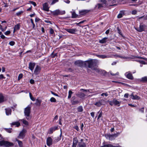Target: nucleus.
I'll return each instance as SVG.
<instances>
[{
    "label": "nucleus",
    "mask_w": 147,
    "mask_h": 147,
    "mask_svg": "<svg viewBox=\"0 0 147 147\" xmlns=\"http://www.w3.org/2000/svg\"><path fill=\"white\" fill-rule=\"evenodd\" d=\"M79 103V101L78 100H75L73 101L72 104L74 105L77 104Z\"/></svg>",
    "instance_id": "obj_52"
},
{
    "label": "nucleus",
    "mask_w": 147,
    "mask_h": 147,
    "mask_svg": "<svg viewBox=\"0 0 147 147\" xmlns=\"http://www.w3.org/2000/svg\"><path fill=\"white\" fill-rule=\"evenodd\" d=\"M57 129V127H55L50 128L48 131V133L49 134H52L53 131Z\"/></svg>",
    "instance_id": "obj_16"
},
{
    "label": "nucleus",
    "mask_w": 147,
    "mask_h": 147,
    "mask_svg": "<svg viewBox=\"0 0 147 147\" xmlns=\"http://www.w3.org/2000/svg\"><path fill=\"white\" fill-rule=\"evenodd\" d=\"M97 56L98 57L102 59H105L111 57L109 55H98Z\"/></svg>",
    "instance_id": "obj_18"
},
{
    "label": "nucleus",
    "mask_w": 147,
    "mask_h": 147,
    "mask_svg": "<svg viewBox=\"0 0 147 147\" xmlns=\"http://www.w3.org/2000/svg\"><path fill=\"white\" fill-rule=\"evenodd\" d=\"M139 62L141 64H146L145 62L144 61H142V60H139Z\"/></svg>",
    "instance_id": "obj_49"
},
{
    "label": "nucleus",
    "mask_w": 147,
    "mask_h": 147,
    "mask_svg": "<svg viewBox=\"0 0 147 147\" xmlns=\"http://www.w3.org/2000/svg\"><path fill=\"white\" fill-rule=\"evenodd\" d=\"M22 13H23L22 11H20L18 12H17L16 13V15L17 16H19Z\"/></svg>",
    "instance_id": "obj_53"
},
{
    "label": "nucleus",
    "mask_w": 147,
    "mask_h": 147,
    "mask_svg": "<svg viewBox=\"0 0 147 147\" xmlns=\"http://www.w3.org/2000/svg\"><path fill=\"white\" fill-rule=\"evenodd\" d=\"M15 44V42L13 41H11L9 42V44L11 46L14 45Z\"/></svg>",
    "instance_id": "obj_47"
},
{
    "label": "nucleus",
    "mask_w": 147,
    "mask_h": 147,
    "mask_svg": "<svg viewBox=\"0 0 147 147\" xmlns=\"http://www.w3.org/2000/svg\"><path fill=\"white\" fill-rule=\"evenodd\" d=\"M111 136V135H105V137H106V138L109 139V140H113L114 139V137H110V136Z\"/></svg>",
    "instance_id": "obj_30"
},
{
    "label": "nucleus",
    "mask_w": 147,
    "mask_h": 147,
    "mask_svg": "<svg viewBox=\"0 0 147 147\" xmlns=\"http://www.w3.org/2000/svg\"><path fill=\"white\" fill-rule=\"evenodd\" d=\"M74 128L76 129L78 131L79 130V127L78 126H74Z\"/></svg>",
    "instance_id": "obj_57"
},
{
    "label": "nucleus",
    "mask_w": 147,
    "mask_h": 147,
    "mask_svg": "<svg viewBox=\"0 0 147 147\" xmlns=\"http://www.w3.org/2000/svg\"><path fill=\"white\" fill-rule=\"evenodd\" d=\"M78 96L80 98H82L84 97L85 96L84 94L82 92H79L78 94Z\"/></svg>",
    "instance_id": "obj_31"
},
{
    "label": "nucleus",
    "mask_w": 147,
    "mask_h": 147,
    "mask_svg": "<svg viewBox=\"0 0 147 147\" xmlns=\"http://www.w3.org/2000/svg\"><path fill=\"white\" fill-rule=\"evenodd\" d=\"M58 1V0H53L51 4H54L55 3L57 2Z\"/></svg>",
    "instance_id": "obj_59"
},
{
    "label": "nucleus",
    "mask_w": 147,
    "mask_h": 147,
    "mask_svg": "<svg viewBox=\"0 0 147 147\" xmlns=\"http://www.w3.org/2000/svg\"><path fill=\"white\" fill-rule=\"evenodd\" d=\"M109 147H121L119 146H113L112 145L110 144V146Z\"/></svg>",
    "instance_id": "obj_63"
},
{
    "label": "nucleus",
    "mask_w": 147,
    "mask_h": 147,
    "mask_svg": "<svg viewBox=\"0 0 147 147\" xmlns=\"http://www.w3.org/2000/svg\"><path fill=\"white\" fill-rule=\"evenodd\" d=\"M95 63V60L91 59L85 61L84 62V63L86 66H88V67L92 69L95 70L96 72L101 74V72L102 71L101 70L97 68L94 67Z\"/></svg>",
    "instance_id": "obj_1"
},
{
    "label": "nucleus",
    "mask_w": 147,
    "mask_h": 147,
    "mask_svg": "<svg viewBox=\"0 0 147 147\" xmlns=\"http://www.w3.org/2000/svg\"><path fill=\"white\" fill-rule=\"evenodd\" d=\"M78 143V140L77 138H74L73 139V144L72 147H76Z\"/></svg>",
    "instance_id": "obj_10"
},
{
    "label": "nucleus",
    "mask_w": 147,
    "mask_h": 147,
    "mask_svg": "<svg viewBox=\"0 0 147 147\" xmlns=\"http://www.w3.org/2000/svg\"><path fill=\"white\" fill-rule=\"evenodd\" d=\"M110 145L109 144L105 145L102 146L101 147H109L110 146Z\"/></svg>",
    "instance_id": "obj_62"
},
{
    "label": "nucleus",
    "mask_w": 147,
    "mask_h": 147,
    "mask_svg": "<svg viewBox=\"0 0 147 147\" xmlns=\"http://www.w3.org/2000/svg\"><path fill=\"white\" fill-rule=\"evenodd\" d=\"M110 73L112 76H116V75H118L119 74V72H117L115 74H113L111 72H110Z\"/></svg>",
    "instance_id": "obj_56"
},
{
    "label": "nucleus",
    "mask_w": 147,
    "mask_h": 147,
    "mask_svg": "<svg viewBox=\"0 0 147 147\" xmlns=\"http://www.w3.org/2000/svg\"><path fill=\"white\" fill-rule=\"evenodd\" d=\"M11 125H15L16 126L18 127L20 125V123L19 122H13L11 124Z\"/></svg>",
    "instance_id": "obj_26"
},
{
    "label": "nucleus",
    "mask_w": 147,
    "mask_h": 147,
    "mask_svg": "<svg viewBox=\"0 0 147 147\" xmlns=\"http://www.w3.org/2000/svg\"><path fill=\"white\" fill-rule=\"evenodd\" d=\"M54 33V31L53 29L51 28L50 29V33L51 34H53Z\"/></svg>",
    "instance_id": "obj_48"
},
{
    "label": "nucleus",
    "mask_w": 147,
    "mask_h": 147,
    "mask_svg": "<svg viewBox=\"0 0 147 147\" xmlns=\"http://www.w3.org/2000/svg\"><path fill=\"white\" fill-rule=\"evenodd\" d=\"M65 13V11H61L59 9H56L52 12V13L54 15L57 16L59 15H62L64 14Z\"/></svg>",
    "instance_id": "obj_6"
},
{
    "label": "nucleus",
    "mask_w": 147,
    "mask_h": 147,
    "mask_svg": "<svg viewBox=\"0 0 147 147\" xmlns=\"http://www.w3.org/2000/svg\"><path fill=\"white\" fill-rule=\"evenodd\" d=\"M52 140L50 137H48L47 140V144L48 146H50L52 144Z\"/></svg>",
    "instance_id": "obj_12"
},
{
    "label": "nucleus",
    "mask_w": 147,
    "mask_h": 147,
    "mask_svg": "<svg viewBox=\"0 0 147 147\" xmlns=\"http://www.w3.org/2000/svg\"><path fill=\"white\" fill-rule=\"evenodd\" d=\"M30 110L31 107L29 105H28L24 109V113L25 116L27 120H30L31 119V117L30 116Z\"/></svg>",
    "instance_id": "obj_3"
},
{
    "label": "nucleus",
    "mask_w": 147,
    "mask_h": 147,
    "mask_svg": "<svg viewBox=\"0 0 147 147\" xmlns=\"http://www.w3.org/2000/svg\"><path fill=\"white\" fill-rule=\"evenodd\" d=\"M5 78L3 76V75L1 74L0 75V79H5Z\"/></svg>",
    "instance_id": "obj_61"
},
{
    "label": "nucleus",
    "mask_w": 147,
    "mask_h": 147,
    "mask_svg": "<svg viewBox=\"0 0 147 147\" xmlns=\"http://www.w3.org/2000/svg\"><path fill=\"white\" fill-rule=\"evenodd\" d=\"M107 37L104 38L102 39L99 40V42L102 44L105 43L107 42Z\"/></svg>",
    "instance_id": "obj_19"
},
{
    "label": "nucleus",
    "mask_w": 147,
    "mask_h": 147,
    "mask_svg": "<svg viewBox=\"0 0 147 147\" xmlns=\"http://www.w3.org/2000/svg\"><path fill=\"white\" fill-rule=\"evenodd\" d=\"M6 115H11V110L9 108H7L5 109Z\"/></svg>",
    "instance_id": "obj_22"
},
{
    "label": "nucleus",
    "mask_w": 147,
    "mask_h": 147,
    "mask_svg": "<svg viewBox=\"0 0 147 147\" xmlns=\"http://www.w3.org/2000/svg\"><path fill=\"white\" fill-rule=\"evenodd\" d=\"M26 132V131L25 129H23L21 131L18 136V138L20 139H23L25 136V134Z\"/></svg>",
    "instance_id": "obj_8"
},
{
    "label": "nucleus",
    "mask_w": 147,
    "mask_h": 147,
    "mask_svg": "<svg viewBox=\"0 0 147 147\" xmlns=\"http://www.w3.org/2000/svg\"><path fill=\"white\" fill-rule=\"evenodd\" d=\"M20 25L18 24L16 25L14 27V30H19L20 28Z\"/></svg>",
    "instance_id": "obj_28"
},
{
    "label": "nucleus",
    "mask_w": 147,
    "mask_h": 147,
    "mask_svg": "<svg viewBox=\"0 0 147 147\" xmlns=\"http://www.w3.org/2000/svg\"><path fill=\"white\" fill-rule=\"evenodd\" d=\"M128 95L129 94L128 93H126L124 95V97L127 98L128 97Z\"/></svg>",
    "instance_id": "obj_64"
},
{
    "label": "nucleus",
    "mask_w": 147,
    "mask_h": 147,
    "mask_svg": "<svg viewBox=\"0 0 147 147\" xmlns=\"http://www.w3.org/2000/svg\"><path fill=\"white\" fill-rule=\"evenodd\" d=\"M35 66V63H30L29 65V68L31 71H32L34 69Z\"/></svg>",
    "instance_id": "obj_15"
},
{
    "label": "nucleus",
    "mask_w": 147,
    "mask_h": 147,
    "mask_svg": "<svg viewBox=\"0 0 147 147\" xmlns=\"http://www.w3.org/2000/svg\"><path fill=\"white\" fill-rule=\"evenodd\" d=\"M23 76V75L22 74H20L18 77V80H20L21 78H22Z\"/></svg>",
    "instance_id": "obj_42"
},
{
    "label": "nucleus",
    "mask_w": 147,
    "mask_h": 147,
    "mask_svg": "<svg viewBox=\"0 0 147 147\" xmlns=\"http://www.w3.org/2000/svg\"><path fill=\"white\" fill-rule=\"evenodd\" d=\"M50 101L51 102H55L56 100L55 98L52 97L50 98Z\"/></svg>",
    "instance_id": "obj_41"
},
{
    "label": "nucleus",
    "mask_w": 147,
    "mask_h": 147,
    "mask_svg": "<svg viewBox=\"0 0 147 147\" xmlns=\"http://www.w3.org/2000/svg\"><path fill=\"white\" fill-rule=\"evenodd\" d=\"M109 0L107 1L106 0H100L99 3L97 4L95 6L96 9H100L102 7H105L108 6H111V4H109Z\"/></svg>",
    "instance_id": "obj_2"
},
{
    "label": "nucleus",
    "mask_w": 147,
    "mask_h": 147,
    "mask_svg": "<svg viewBox=\"0 0 147 147\" xmlns=\"http://www.w3.org/2000/svg\"><path fill=\"white\" fill-rule=\"evenodd\" d=\"M5 130L9 133H10L11 132V129H5Z\"/></svg>",
    "instance_id": "obj_43"
},
{
    "label": "nucleus",
    "mask_w": 147,
    "mask_h": 147,
    "mask_svg": "<svg viewBox=\"0 0 147 147\" xmlns=\"http://www.w3.org/2000/svg\"><path fill=\"white\" fill-rule=\"evenodd\" d=\"M41 102V100L37 99L36 100V102L35 103V104L37 106H40V105Z\"/></svg>",
    "instance_id": "obj_25"
},
{
    "label": "nucleus",
    "mask_w": 147,
    "mask_h": 147,
    "mask_svg": "<svg viewBox=\"0 0 147 147\" xmlns=\"http://www.w3.org/2000/svg\"><path fill=\"white\" fill-rule=\"evenodd\" d=\"M105 95V96H107L108 95V94L107 92L102 93L101 94V96H103Z\"/></svg>",
    "instance_id": "obj_46"
},
{
    "label": "nucleus",
    "mask_w": 147,
    "mask_h": 147,
    "mask_svg": "<svg viewBox=\"0 0 147 147\" xmlns=\"http://www.w3.org/2000/svg\"><path fill=\"white\" fill-rule=\"evenodd\" d=\"M137 12V11L134 10L132 11L131 13L133 15H135L136 13Z\"/></svg>",
    "instance_id": "obj_51"
},
{
    "label": "nucleus",
    "mask_w": 147,
    "mask_h": 147,
    "mask_svg": "<svg viewBox=\"0 0 147 147\" xmlns=\"http://www.w3.org/2000/svg\"><path fill=\"white\" fill-rule=\"evenodd\" d=\"M78 111L79 112H82L83 111V109L82 106H79L78 108Z\"/></svg>",
    "instance_id": "obj_38"
},
{
    "label": "nucleus",
    "mask_w": 147,
    "mask_h": 147,
    "mask_svg": "<svg viewBox=\"0 0 147 147\" xmlns=\"http://www.w3.org/2000/svg\"><path fill=\"white\" fill-rule=\"evenodd\" d=\"M10 31H7L5 32L4 34L6 35H8L10 33Z\"/></svg>",
    "instance_id": "obj_50"
},
{
    "label": "nucleus",
    "mask_w": 147,
    "mask_h": 147,
    "mask_svg": "<svg viewBox=\"0 0 147 147\" xmlns=\"http://www.w3.org/2000/svg\"><path fill=\"white\" fill-rule=\"evenodd\" d=\"M75 63L76 65L80 66L81 64L82 63V62L81 61H77L75 62Z\"/></svg>",
    "instance_id": "obj_27"
},
{
    "label": "nucleus",
    "mask_w": 147,
    "mask_h": 147,
    "mask_svg": "<svg viewBox=\"0 0 147 147\" xmlns=\"http://www.w3.org/2000/svg\"><path fill=\"white\" fill-rule=\"evenodd\" d=\"M89 11L88 10H83L82 11H81V13H84L85 14L86 13L89 12Z\"/></svg>",
    "instance_id": "obj_44"
},
{
    "label": "nucleus",
    "mask_w": 147,
    "mask_h": 147,
    "mask_svg": "<svg viewBox=\"0 0 147 147\" xmlns=\"http://www.w3.org/2000/svg\"><path fill=\"white\" fill-rule=\"evenodd\" d=\"M120 134V132H118L117 134H114L111 135V136H109L110 137H114V138L117 137Z\"/></svg>",
    "instance_id": "obj_36"
},
{
    "label": "nucleus",
    "mask_w": 147,
    "mask_h": 147,
    "mask_svg": "<svg viewBox=\"0 0 147 147\" xmlns=\"http://www.w3.org/2000/svg\"><path fill=\"white\" fill-rule=\"evenodd\" d=\"M29 3L33 5L34 6H35L36 5V3L34 2L33 1H30Z\"/></svg>",
    "instance_id": "obj_45"
},
{
    "label": "nucleus",
    "mask_w": 147,
    "mask_h": 147,
    "mask_svg": "<svg viewBox=\"0 0 147 147\" xmlns=\"http://www.w3.org/2000/svg\"><path fill=\"white\" fill-rule=\"evenodd\" d=\"M61 133L60 136L57 139V141H59L61 139Z\"/></svg>",
    "instance_id": "obj_54"
},
{
    "label": "nucleus",
    "mask_w": 147,
    "mask_h": 147,
    "mask_svg": "<svg viewBox=\"0 0 147 147\" xmlns=\"http://www.w3.org/2000/svg\"><path fill=\"white\" fill-rule=\"evenodd\" d=\"M30 83L31 84H33L34 83V81L32 79H31L30 81Z\"/></svg>",
    "instance_id": "obj_58"
},
{
    "label": "nucleus",
    "mask_w": 147,
    "mask_h": 147,
    "mask_svg": "<svg viewBox=\"0 0 147 147\" xmlns=\"http://www.w3.org/2000/svg\"><path fill=\"white\" fill-rule=\"evenodd\" d=\"M19 121H22L23 123L25 125L27 126L28 125V122L25 119L20 120Z\"/></svg>",
    "instance_id": "obj_29"
},
{
    "label": "nucleus",
    "mask_w": 147,
    "mask_h": 147,
    "mask_svg": "<svg viewBox=\"0 0 147 147\" xmlns=\"http://www.w3.org/2000/svg\"><path fill=\"white\" fill-rule=\"evenodd\" d=\"M73 93V92L71 90H69V94L68 96V99L70 98L72 94Z\"/></svg>",
    "instance_id": "obj_37"
},
{
    "label": "nucleus",
    "mask_w": 147,
    "mask_h": 147,
    "mask_svg": "<svg viewBox=\"0 0 147 147\" xmlns=\"http://www.w3.org/2000/svg\"><path fill=\"white\" fill-rule=\"evenodd\" d=\"M131 98L133 100H139L140 99V97L136 95H134L133 93H132L131 95Z\"/></svg>",
    "instance_id": "obj_17"
},
{
    "label": "nucleus",
    "mask_w": 147,
    "mask_h": 147,
    "mask_svg": "<svg viewBox=\"0 0 147 147\" xmlns=\"http://www.w3.org/2000/svg\"><path fill=\"white\" fill-rule=\"evenodd\" d=\"M98 113H99V115L98 117V119H99L100 117H102V112L101 111H100V110L98 112Z\"/></svg>",
    "instance_id": "obj_39"
},
{
    "label": "nucleus",
    "mask_w": 147,
    "mask_h": 147,
    "mask_svg": "<svg viewBox=\"0 0 147 147\" xmlns=\"http://www.w3.org/2000/svg\"><path fill=\"white\" fill-rule=\"evenodd\" d=\"M146 28V26L145 25L140 24L139 27L135 28V29L138 31L141 32L143 31H144Z\"/></svg>",
    "instance_id": "obj_7"
},
{
    "label": "nucleus",
    "mask_w": 147,
    "mask_h": 147,
    "mask_svg": "<svg viewBox=\"0 0 147 147\" xmlns=\"http://www.w3.org/2000/svg\"><path fill=\"white\" fill-rule=\"evenodd\" d=\"M121 103V101H119L115 98H114L112 100L109 101V104L111 106L114 105L119 107Z\"/></svg>",
    "instance_id": "obj_4"
},
{
    "label": "nucleus",
    "mask_w": 147,
    "mask_h": 147,
    "mask_svg": "<svg viewBox=\"0 0 147 147\" xmlns=\"http://www.w3.org/2000/svg\"><path fill=\"white\" fill-rule=\"evenodd\" d=\"M15 141L18 142V145L20 147H23V144L22 141L18 140L17 138L15 139Z\"/></svg>",
    "instance_id": "obj_23"
},
{
    "label": "nucleus",
    "mask_w": 147,
    "mask_h": 147,
    "mask_svg": "<svg viewBox=\"0 0 147 147\" xmlns=\"http://www.w3.org/2000/svg\"><path fill=\"white\" fill-rule=\"evenodd\" d=\"M140 81L143 82H147V77L146 76L142 78L140 80Z\"/></svg>",
    "instance_id": "obj_32"
},
{
    "label": "nucleus",
    "mask_w": 147,
    "mask_h": 147,
    "mask_svg": "<svg viewBox=\"0 0 147 147\" xmlns=\"http://www.w3.org/2000/svg\"><path fill=\"white\" fill-rule=\"evenodd\" d=\"M124 15V11H121L119 13L118 15V18H122Z\"/></svg>",
    "instance_id": "obj_20"
},
{
    "label": "nucleus",
    "mask_w": 147,
    "mask_h": 147,
    "mask_svg": "<svg viewBox=\"0 0 147 147\" xmlns=\"http://www.w3.org/2000/svg\"><path fill=\"white\" fill-rule=\"evenodd\" d=\"M43 10L46 11H49V7H48V5L47 3H45L43 5Z\"/></svg>",
    "instance_id": "obj_14"
},
{
    "label": "nucleus",
    "mask_w": 147,
    "mask_h": 147,
    "mask_svg": "<svg viewBox=\"0 0 147 147\" xmlns=\"http://www.w3.org/2000/svg\"><path fill=\"white\" fill-rule=\"evenodd\" d=\"M40 67L38 65H37L35 68L34 71V73L36 75L38 74L40 72Z\"/></svg>",
    "instance_id": "obj_11"
},
{
    "label": "nucleus",
    "mask_w": 147,
    "mask_h": 147,
    "mask_svg": "<svg viewBox=\"0 0 147 147\" xmlns=\"http://www.w3.org/2000/svg\"><path fill=\"white\" fill-rule=\"evenodd\" d=\"M78 147H86V144L85 143L79 142L78 145Z\"/></svg>",
    "instance_id": "obj_21"
},
{
    "label": "nucleus",
    "mask_w": 147,
    "mask_h": 147,
    "mask_svg": "<svg viewBox=\"0 0 147 147\" xmlns=\"http://www.w3.org/2000/svg\"><path fill=\"white\" fill-rule=\"evenodd\" d=\"M102 100H99L96 102L94 105L97 107H100L102 105Z\"/></svg>",
    "instance_id": "obj_24"
},
{
    "label": "nucleus",
    "mask_w": 147,
    "mask_h": 147,
    "mask_svg": "<svg viewBox=\"0 0 147 147\" xmlns=\"http://www.w3.org/2000/svg\"><path fill=\"white\" fill-rule=\"evenodd\" d=\"M65 30L71 34H75L77 32V30L76 28L69 29L65 28Z\"/></svg>",
    "instance_id": "obj_9"
},
{
    "label": "nucleus",
    "mask_w": 147,
    "mask_h": 147,
    "mask_svg": "<svg viewBox=\"0 0 147 147\" xmlns=\"http://www.w3.org/2000/svg\"><path fill=\"white\" fill-rule=\"evenodd\" d=\"M51 94H53V95H54L55 96H58V95L57 94L54 92L53 91H51Z\"/></svg>",
    "instance_id": "obj_60"
},
{
    "label": "nucleus",
    "mask_w": 147,
    "mask_h": 147,
    "mask_svg": "<svg viewBox=\"0 0 147 147\" xmlns=\"http://www.w3.org/2000/svg\"><path fill=\"white\" fill-rule=\"evenodd\" d=\"M13 144L11 142H10L4 140L0 141V146H4L5 147H9L13 146Z\"/></svg>",
    "instance_id": "obj_5"
},
{
    "label": "nucleus",
    "mask_w": 147,
    "mask_h": 147,
    "mask_svg": "<svg viewBox=\"0 0 147 147\" xmlns=\"http://www.w3.org/2000/svg\"><path fill=\"white\" fill-rule=\"evenodd\" d=\"M4 101V97L2 94H0V103Z\"/></svg>",
    "instance_id": "obj_33"
},
{
    "label": "nucleus",
    "mask_w": 147,
    "mask_h": 147,
    "mask_svg": "<svg viewBox=\"0 0 147 147\" xmlns=\"http://www.w3.org/2000/svg\"><path fill=\"white\" fill-rule=\"evenodd\" d=\"M72 17L73 18H75L77 17L78 15L74 11L71 12Z\"/></svg>",
    "instance_id": "obj_34"
},
{
    "label": "nucleus",
    "mask_w": 147,
    "mask_h": 147,
    "mask_svg": "<svg viewBox=\"0 0 147 147\" xmlns=\"http://www.w3.org/2000/svg\"><path fill=\"white\" fill-rule=\"evenodd\" d=\"M116 0H109V4H111V6L113 5V4L116 3Z\"/></svg>",
    "instance_id": "obj_35"
},
{
    "label": "nucleus",
    "mask_w": 147,
    "mask_h": 147,
    "mask_svg": "<svg viewBox=\"0 0 147 147\" xmlns=\"http://www.w3.org/2000/svg\"><path fill=\"white\" fill-rule=\"evenodd\" d=\"M144 107H142L140 109V111L142 113H144Z\"/></svg>",
    "instance_id": "obj_55"
},
{
    "label": "nucleus",
    "mask_w": 147,
    "mask_h": 147,
    "mask_svg": "<svg viewBox=\"0 0 147 147\" xmlns=\"http://www.w3.org/2000/svg\"><path fill=\"white\" fill-rule=\"evenodd\" d=\"M125 75L127 78L129 79L132 80L133 79V77L131 74L129 72H127L125 74Z\"/></svg>",
    "instance_id": "obj_13"
},
{
    "label": "nucleus",
    "mask_w": 147,
    "mask_h": 147,
    "mask_svg": "<svg viewBox=\"0 0 147 147\" xmlns=\"http://www.w3.org/2000/svg\"><path fill=\"white\" fill-rule=\"evenodd\" d=\"M114 56L116 58L119 57L122 59H124L125 58V57L122 56L121 55H115Z\"/></svg>",
    "instance_id": "obj_40"
}]
</instances>
